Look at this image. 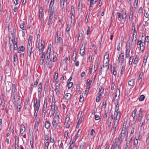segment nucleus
<instances>
[{
	"instance_id": "obj_43",
	"label": "nucleus",
	"mask_w": 149,
	"mask_h": 149,
	"mask_svg": "<svg viewBox=\"0 0 149 149\" xmlns=\"http://www.w3.org/2000/svg\"><path fill=\"white\" fill-rule=\"evenodd\" d=\"M48 83L47 84H46L44 87V90L45 91V93H46L47 91L48 90Z\"/></svg>"
},
{
	"instance_id": "obj_45",
	"label": "nucleus",
	"mask_w": 149,
	"mask_h": 149,
	"mask_svg": "<svg viewBox=\"0 0 149 149\" xmlns=\"http://www.w3.org/2000/svg\"><path fill=\"white\" fill-rule=\"evenodd\" d=\"M142 114H141V113H139V114L138 121L139 122H141V121L142 118Z\"/></svg>"
},
{
	"instance_id": "obj_3",
	"label": "nucleus",
	"mask_w": 149,
	"mask_h": 149,
	"mask_svg": "<svg viewBox=\"0 0 149 149\" xmlns=\"http://www.w3.org/2000/svg\"><path fill=\"white\" fill-rule=\"evenodd\" d=\"M33 107L36 108L35 109H39L40 107V100L39 99L38 101L37 98H34L33 100Z\"/></svg>"
},
{
	"instance_id": "obj_18",
	"label": "nucleus",
	"mask_w": 149,
	"mask_h": 149,
	"mask_svg": "<svg viewBox=\"0 0 149 149\" xmlns=\"http://www.w3.org/2000/svg\"><path fill=\"white\" fill-rule=\"evenodd\" d=\"M46 63H47V65H48L49 68H51L52 66V61L51 59H50L49 60V59L48 61H47Z\"/></svg>"
},
{
	"instance_id": "obj_1",
	"label": "nucleus",
	"mask_w": 149,
	"mask_h": 149,
	"mask_svg": "<svg viewBox=\"0 0 149 149\" xmlns=\"http://www.w3.org/2000/svg\"><path fill=\"white\" fill-rule=\"evenodd\" d=\"M17 38L16 40H15V39L14 44L13 46V49L14 52L15 53L14 54V59L13 61V64L14 66H16L18 63V58L17 56V53L16 52H15V51L17 50V52L19 53V48L18 47L17 43Z\"/></svg>"
},
{
	"instance_id": "obj_14",
	"label": "nucleus",
	"mask_w": 149,
	"mask_h": 149,
	"mask_svg": "<svg viewBox=\"0 0 149 149\" xmlns=\"http://www.w3.org/2000/svg\"><path fill=\"white\" fill-rule=\"evenodd\" d=\"M130 45H129V46H128L127 45L126 47V57L127 58H128L129 56V54L130 52Z\"/></svg>"
},
{
	"instance_id": "obj_52",
	"label": "nucleus",
	"mask_w": 149,
	"mask_h": 149,
	"mask_svg": "<svg viewBox=\"0 0 149 149\" xmlns=\"http://www.w3.org/2000/svg\"><path fill=\"white\" fill-rule=\"evenodd\" d=\"M132 138H131V139L127 141L126 143V145H127V146H129V145L130 144H131V143H132Z\"/></svg>"
},
{
	"instance_id": "obj_26",
	"label": "nucleus",
	"mask_w": 149,
	"mask_h": 149,
	"mask_svg": "<svg viewBox=\"0 0 149 149\" xmlns=\"http://www.w3.org/2000/svg\"><path fill=\"white\" fill-rule=\"evenodd\" d=\"M86 144V143L85 142H83L80 145V149H84Z\"/></svg>"
},
{
	"instance_id": "obj_15",
	"label": "nucleus",
	"mask_w": 149,
	"mask_h": 149,
	"mask_svg": "<svg viewBox=\"0 0 149 149\" xmlns=\"http://www.w3.org/2000/svg\"><path fill=\"white\" fill-rule=\"evenodd\" d=\"M26 128L25 126L23 125H22L20 127V132L21 134H23V133L25 131Z\"/></svg>"
},
{
	"instance_id": "obj_24",
	"label": "nucleus",
	"mask_w": 149,
	"mask_h": 149,
	"mask_svg": "<svg viewBox=\"0 0 149 149\" xmlns=\"http://www.w3.org/2000/svg\"><path fill=\"white\" fill-rule=\"evenodd\" d=\"M39 109H34L35 112L33 116V118L34 119H36L38 113L39 111Z\"/></svg>"
},
{
	"instance_id": "obj_55",
	"label": "nucleus",
	"mask_w": 149,
	"mask_h": 149,
	"mask_svg": "<svg viewBox=\"0 0 149 149\" xmlns=\"http://www.w3.org/2000/svg\"><path fill=\"white\" fill-rule=\"evenodd\" d=\"M143 9L141 7H140L139 9L138 13L139 14H142L143 13Z\"/></svg>"
},
{
	"instance_id": "obj_57",
	"label": "nucleus",
	"mask_w": 149,
	"mask_h": 149,
	"mask_svg": "<svg viewBox=\"0 0 149 149\" xmlns=\"http://www.w3.org/2000/svg\"><path fill=\"white\" fill-rule=\"evenodd\" d=\"M74 143H73V142H72L71 144L70 145L68 149H72V148H73L74 146Z\"/></svg>"
},
{
	"instance_id": "obj_59",
	"label": "nucleus",
	"mask_w": 149,
	"mask_h": 149,
	"mask_svg": "<svg viewBox=\"0 0 149 149\" xmlns=\"http://www.w3.org/2000/svg\"><path fill=\"white\" fill-rule=\"evenodd\" d=\"M142 46H140V48H141H141H142V49L143 50L144 49L145 47V42H142Z\"/></svg>"
},
{
	"instance_id": "obj_46",
	"label": "nucleus",
	"mask_w": 149,
	"mask_h": 149,
	"mask_svg": "<svg viewBox=\"0 0 149 149\" xmlns=\"http://www.w3.org/2000/svg\"><path fill=\"white\" fill-rule=\"evenodd\" d=\"M118 138L123 140L125 138V135H123L120 133L119 135Z\"/></svg>"
},
{
	"instance_id": "obj_56",
	"label": "nucleus",
	"mask_w": 149,
	"mask_h": 149,
	"mask_svg": "<svg viewBox=\"0 0 149 149\" xmlns=\"http://www.w3.org/2000/svg\"><path fill=\"white\" fill-rule=\"evenodd\" d=\"M135 128V126H133L132 127V128L131 131V134H133L134 132V130Z\"/></svg>"
},
{
	"instance_id": "obj_7",
	"label": "nucleus",
	"mask_w": 149,
	"mask_h": 149,
	"mask_svg": "<svg viewBox=\"0 0 149 149\" xmlns=\"http://www.w3.org/2000/svg\"><path fill=\"white\" fill-rule=\"evenodd\" d=\"M122 55L120 54L118 57V61L120 62L121 65H122L124 62V54L123 53H121Z\"/></svg>"
},
{
	"instance_id": "obj_61",
	"label": "nucleus",
	"mask_w": 149,
	"mask_h": 149,
	"mask_svg": "<svg viewBox=\"0 0 149 149\" xmlns=\"http://www.w3.org/2000/svg\"><path fill=\"white\" fill-rule=\"evenodd\" d=\"M119 104H117L116 105V107L115 109V113L116 112H118L119 111H118V109H119Z\"/></svg>"
},
{
	"instance_id": "obj_6",
	"label": "nucleus",
	"mask_w": 149,
	"mask_h": 149,
	"mask_svg": "<svg viewBox=\"0 0 149 149\" xmlns=\"http://www.w3.org/2000/svg\"><path fill=\"white\" fill-rule=\"evenodd\" d=\"M47 100L46 99H45L44 100V103L43 106V109H42V116H44L45 117V116L46 112V109H47Z\"/></svg>"
},
{
	"instance_id": "obj_21",
	"label": "nucleus",
	"mask_w": 149,
	"mask_h": 149,
	"mask_svg": "<svg viewBox=\"0 0 149 149\" xmlns=\"http://www.w3.org/2000/svg\"><path fill=\"white\" fill-rule=\"evenodd\" d=\"M52 123L53 127L55 129H56L57 127V123L56 120L54 118L53 119Z\"/></svg>"
},
{
	"instance_id": "obj_35",
	"label": "nucleus",
	"mask_w": 149,
	"mask_h": 149,
	"mask_svg": "<svg viewBox=\"0 0 149 149\" xmlns=\"http://www.w3.org/2000/svg\"><path fill=\"white\" fill-rule=\"evenodd\" d=\"M102 95H98V96L96 97V102H99L101 99Z\"/></svg>"
},
{
	"instance_id": "obj_4",
	"label": "nucleus",
	"mask_w": 149,
	"mask_h": 149,
	"mask_svg": "<svg viewBox=\"0 0 149 149\" xmlns=\"http://www.w3.org/2000/svg\"><path fill=\"white\" fill-rule=\"evenodd\" d=\"M13 95H14L13 97V104L14 105V106L15 108V109L16 110H17V111H19V109L18 108V104H19V103H18V100L17 99V101L16 100H15V93H13Z\"/></svg>"
},
{
	"instance_id": "obj_50",
	"label": "nucleus",
	"mask_w": 149,
	"mask_h": 149,
	"mask_svg": "<svg viewBox=\"0 0 149 149\" xmlns=\"http://www.w3.org/2000/svg\"><path fill=\"white\" fill-rule=\"evenodd\" d=\"M19 48L20 49L19 51H22V52H24L25 49L23 45H22L20 47H19Z\"/></svg>"
},
{
	"instance_id": "obj_12",
	"label": "nucleus",
	"mask_w": 149,
	"mask_h": 149,
	"mask_svg": "<svg viewBox=\"0 0 149 149\" xmlns=\"http://www.w3.org/2000/svg\"><path fill=\"white\" fill-rule=\"evenodd\" d=\"M19 137L17 136L15 137V149H19Z\"/></svg>"
},
{
	"instance_id": "obj_40",
	"label": "nucleus",
	"mask_w": 149,
	"mask_h": 149,
	"mask_svg": "<svg viewBox=\"0 0 149 149\" xmlns=\"http://www.w3.org/2000/svg\"><path fill=\"white\" fill-rule=\"evenodd\" d=\"M144 16L146 17L147 18H148L149 17V14L148 11L146 10H144Z\"/></svg>"
},
{
	"instance_id": "obj_37",
	"label": "nucleus",
	"mask_w": 149,
	"mask_h": 149,
	"mask_svg": "<svg viewBox=\"0 0 149 149\" xmlns=\"http://www.w3.org/2000/svg\"><path fill=\"white\" fill-rule=\"evenodd\" d=\"M67 85L69 89L71 88L73 85V83L72 82H68L67 83Z\"/></svg>"
},
{
	"instance_id": "obj_20",
	"label": "nucleus",
	"mask_w": 149,
	"mask_h": 149,
	"mask_svg": "<svg viewBox=\"0 0 149 149\" xmlns=\"http://www.w3.org/2000/svg\"><path fill=\"white\" fill-rule=\"evenodd\" d=\"M95 133V130L94 129H92L90 133L91 137V138H94Z\"/></svg>"
},
{
	"instance_id": "obj_8",
	"label": "nucleus",
	"mask_w": 149,
	"mask_h": 149,
	"mask_svg": "<svg viewBox=\"0 0 149 149\" xmlns=\"http://www.w3.org/2000/svg\"><path fill=\"white\" fill-rule=\"evenodd\" d=\"M82 131L80 130H79L77 134L73 138V139L72 141L73 143H74L76 141L79 135L81 133Z\"/></svg>"
},
{
	"instance_id": "obj_23",
	"label": "nucleus",
	"mask_w": 149,
	"mask_h": 149,
	"mask_svg": "<svg viewBox=\"0 0 149 149\" xmlns=\"http://www.w3.org/2000/svg\"><path fill=\"white\" fill-rule=\"evenodd\" d=\"M104 91V89L103 87L100 86L99 88V91L98 93V95H102V94L103 93Z\"/></svg>"
},
{
	"instance_id": "obj_58",
	"label": "nucleus",
	"mask_w": 149,
	"mask_h": 149,
	"mask_svg": "<svg viewBox=\"0 0 149 149\" xmlns=\"http://www.w3.org/2000/svg\"><path fill=\"white\" fill-rule=\"evenodd\" d=\"M113 68V73L114 76H116L117 74L116 69L114 68Z\"/></svg>"
},
{
	"instance_id": "obj_22",
	"label": "nucleus",
	"mask_w": 149,
	"mask_h": 149,
	"mask_svg": "<svg viewBox=\"0 0 149 149\" xmlns=\"http://www.w3.org/2000/svg\"><path fill=\"white\" fill-rule=\"evenodd\" d=\"M45 128L47 129H48L50 127L51 124L49 122L46 121L45 123Z\"/></svg>"
},
{
	"instance_id": "obj_29",
	"label": "nucleus",
	"mask_w": 149,
	"mask_h": 149,
	"mask_svg": "<svg viewBox=\"0 0 149 149\" xmlns=\"http://www.w3.org/2000/svg\"><path fill=\"white\" fill-rule=\"evenodd\" d=\"M49 10L50 11V13L49 14V15H51L53 16V15L54 13V8L53 7V8H49Z\"/></svg>"
},
{
	"instance_id": "obj_54",
	"label": "nucleus",
	"mask_w": 149,
	"mask_h": 149,
	"mask_svg": "<svg viewBox=\"0 0 149 149\" xmlns=\"http://www.w3.org/2000/svg\"><path fill=\"white\" fill-rule=\"evenodd\" d=\"M70 18H71V22L72 23L73 22V21L74 22V21L75 17H74V15H72Z\"/></svg>"
},
{
	"instance_id": "obj_30",
	"label": "nucleus",
	"mask_w": 149,
	"mask_h": 149,
	"mask_svg": "<svg viewBox=\"0 0 149 149\" xmlns=\"http://www.w3.org/2000/svg\"><path fill=\"white\" fill-rule=\"evenodd\" d=\"M71 15H74L75 14V10L74 8V6H71Z\"/></svg>"
},
{
	"instance_id": "obj_48",
	"label": "nucleus",
	"mask_w": 149,
	"mask_h": 149,
	"mask_svg": "<svg viewBox=\"0 0 149 149\" xmlns=\"http://www.w3.org/2000/svg\"><path fill=\"white\" fill-rule=\"evenodd\" d=\"M145 96L143 95H142L140 97L139 100L140 101H143L144 99Z\"/></svg>"
},
{
	"instance_id": "obj_9",
	"label": "nucleus",
	"mask_w": 149,
	"mask_h": 149,
	"mask_svg": "<svg viewBox=\"0 0 149 149\" xmlns=\"http://www.w3.org/2000/svg\"><path fill=\"white\" fill-rule=\"evenodd\" d=\"M139 137L137 138L136 136L135 138V140L133 144V148L137 149L138 148V139Z\"/></svg>"
},
{
	"instance_id": "obj_41",
	"label": "nucleus",
	"mask_w": 149,
	"mask_h": 149,
	"mask_svg": "<svg viewBox=\"0 0 149 149\" xmlns=\"http://www.w3.org/2000/svg\"><path fill=\"white\" fill-rule=\"evenodd\" d=\"M117 15H118V20L119 21H121L122 19L121 17H122V14H121V13H119V12H117Z\"/></svg>"
},
{
	"instance_id": "obj_51",
	"label": "nucleus",
	"mask_w": 149,
	"mask_h": 149,
	"mask_svg": "<svg viewBox=\"0 0 149 149\" xmlns=\"http://www.w3.org/2000/svg\"><path fill=\"white\" fill-rule=\"evenodd\" d=\"M14 43L13 42V39H11V42L10 41L9 42V46L10 47V48H12V45L13 44H14Z\"/></svg>"
},
{
	"instance_id": "obj_44",
	"label": "nucleus",
	"mask_w": 149,
	"mask_h": 149,
	"mask_svg": "<svg viewBox=\"0 0 149 149\" xmlns=\"http://www.w3.org/2000/svg\"><path fill=\"white\" fill-rule=\"evenodd\" d=\"M42 8H40L39 10V16L40 18H41L42 16Z\"/></svg>"
},
{
	"instance_id": "obj_13",
	"label": "nucleus",
	"mask_w": 149,
	"mask_h": 149,
	"mask_svg": "<svg viewBox=\"0 0 149 149\" xmlns=\"http://www.w3.org/2000/svg\"><path fill=\"white\" fill-rule=\"evenodd\" d=\"M32 51V47L27 46V55L29 57L31 56Z\"/></svg>"
},
{
	"instance_id": "obj_62",
	"label": "nucleus",
	"mask_w": 149,
	"mask_h": 149,
	"mask_svg": "<svg viewBox=\"0 0 149 149\" xmlns=\"http://www.w3.org/2000/svg\"><path fill=\"white\" fill-rule=\"evenodd\" d=\"M38 125H39V122L37 121V122H36V124H35V129H36H36L37 130H38Z\"/></svg>"
},
{
	"instance_id": "obj_28",
	"label": "nucleus",
	"mask_w": 149,
	"mask_h": 149,
	"mask_svg": "<svg viewBox=\"0 0 149 149\" xmlns=\"http://www.w3.org/2000/svg\"><path fill=\"white\" fill-rule=\"evenodd\" d=\"M137 40V37H134V36H133L132 42V45H134L136 43V40Z\"/></svg>"
},
{
	"instance_id": "obj_5",
	"label": "nucleus",
	"mask_w": 149,
	"mask_h": 149,
	"mask_svg": "<svg viewBox=\"0 0 149 149\" xmlns=\"http://www.w3.org/2000/svg\"><path fill=\"white\" fill-rule=\"evenodd\" d=\"M51 110L53 111V114L54 111L58 110V108L57 106H56L55 102V100L54 101L52 100V107L51 108Z\"/></svg>"
},
{
	"instance_id": "obj_39",
	"label": "nucleus",
	"mask_w": 149,
	"mask_h": 149,
	"mask_svg": "<svg viewBox=\"0 0 149 149\" xmlns=\"http://www.w3.org/2000/svg\"><path fill=\"white\" fill-rule=\"evenodd\" d=\"M125 71V67L124 65H123L122 67L121 70V76H122L123 74V73Z\"/></svg>"
},
{
	"instance_id": "obj_38",
	"label": "nucleus",
	"mask_w": 149,
	"mask_h": 149,
	"mask_svg": "<svg viewBox=\"0 0 149 149\" xmlns=\"http://www.w3.org/2000/svg\"><path fill=\"white\" fill-rule=\"evenodd\" d=\"M134 57L133 56H131L130 58L129 61V65H130L132 63L133 61Z\"/></svg>"
},
{
	"instance_id": "obj_47",
	"label": "nucleus",
	"mask_w": 149,
	"mask_h": 149,
	"mask_svg": "<svg viewBox=\"0 0 149 149\" xmlns=\"http://www.w3.org/2000/svg\"><path fill=\"white\" fill-rule=\"evenodd\" d=\"M57 38L61 44H63V39L61 37H59Z\"/></svg>"
},
{
	"instance_id": "obj_11",
	"label": "nucleus",
	"mask_w": 149,
	"mask_h": 149,
	"mask_svg": "<svg viewBox=\"0 0 149 149\" xmlns=\"http://www.w3.org/2000/svg\"><path fill=\"white\" fill-rule=\"evenodd\" d=\"M106 58L107 59V60L105 62L107 64L109 62V54L108 52H105V55L104 57V61L103 62H104L105 61V58Z\"/></svg>"
},
{
	"instance_id": "obj_10",
	"label": "nucleus",
	"mask_w": 149,
	"mask_h": 149,
	"mask_svg": "<svg viewBox=\"0 0 149 149\" xmlns=\"http://www.w3.org/2000/svg\"><path fill=\"white\" fill-rule=\"evenodd\" d=\"M85 48V46H83V44H82L80 50V54L81 56H83L84 55Z\"/></svg>"
},
{
	"instance_id": "obj_63",
	"label": "nucleus",
	"mask_w": 149,
	"mask_h": 149,
	"mask_svg": "<svg viewBox=\"0 0 149 149\" xmlns=\"http://www.w3.org/2000/svg\"><path fill=\"white\" fill-rule=\"evenodd\" d=\"M64 2H60V7L61 9H63L64 7Z\"/></svg>"
},
{
	"instance_id": "obj_49",
	"label": "nucleus",
	"mask_w": 149,
	"mask_h": 149,
	"mask_svg": "<svg viewBox=\"0 0 149 149\" xmlns=\"http://www.w3.org/2000/svg\"><path fill=\"white\" fill-rule=\"evenodd\" d=\"M30 145L31 146V148H33V138L30 141Z\"/></svg>"
},
{
	"instance_id": "obj_32",
	"label": "nucleus",
	"mask_w": 149,
	"mask_h": 149,
	"mask_svg": "<svg viewBox=\"0 0 149 149\" xmlns=\"http://www.w3.org/2000/svg\"><path fill=\"white\" fill-rule=\"evenodd\" d=\"M52 16L51 15H49V18L48 20V21L47 22V25H50L51 23V21L52 20Z\"/></svg>"
},
{
	"instance_id": "obj_34",
	"label": "nucleus",
	"mask_w": 149,
	"mask_h": 149,
	"mask_svg": "<svg viewBox=\"0 0 149 149\" xmlns=\"http://www.w3.org/2000/svg\"><path fill=\"white\" fill-rule=\"evenodd\" d=\"M139 56H136V57L133 63L134 64H136L139 60Z\"/></svg>"
},
{
	"instance_id": "obj_60",
	"label": "nucleus",
	"mask_w": 149,
	"mask_h": 149,
	"mask_svg": "<svg viewBox=\"0 0 149 149\" xmlns=\"http://www.w3.org/2000/svg\"><path fill=\"white\" fill-rule=\"evenodd\" d=\"M68 134V131H66L65 132V135L64 138L66 139L67 138Z\"/></svg>"
},
{
	"instance_id": "obj_33",
	"label": "nucleus",
	"mask_w": 149,
	"mask_h": 149,
	"mask_svg": "<svg viewBox=\"0 0 149 149\" xmlns=\"http://www.w3.org/2000/svg\"><path fill=\"white\" fill-rule=\"evenodd\" d=\"M25 23L24 22H23L22 24H21L20 25V27L23 30H25L26 29V28L24 26Z\"/></svg>"
},
{
	"instance_id": "obj_27",
	"label": "nucleus",
	"mask_w": 149,
	"mask_h": 149,
	"mask_svg": "<svg viewBox=\"0 0 149 149\" xmlns=\"http://www.w3.org/2000/svg\"><path fill=\"white\" fill-rule=\"evenodd\" d=\"M82 39V34L81 31H79L78 34V40H79L81 41Z\"/></svg>"
},
{
	"instance_id": "obj_17",
	"label": "nucleus",
	"mask_w": 149,
	"mask_h": 149,
	"mask_svg": "<svg viewBox=\"0 0 149 149\" xmlns=\"http://www.w3.org/2000/svg\"><path fill=\"white\" fill-rule=\"evenodd\" d=\"M71 94L70 93H67L65 96V99L66 100H68L71 98Z\"/></svg>"
},
{
	"instance_id": "obj_2",
	"label": "nucleus",
	"mask_w": 149,
	"mask_h": 149,
	"mask_svg": "<svg viewBox=\"0 0 149 149\" xmlns=\"http://www.w3.org/2000/svg\"><path fill=\"white\" fill-rule=\"evenodd\" d=\"M38 45L39 46V51L40 52H42L45 48V43L44 41L41 40H39Z\"/></svg>"
},
{
	"instance_id": "obj_53",
	"label": "nucleus",
	"mask_w": 149,
	"mask_h": 149,
	"mask_svg": "<svg viewBox=\"0 0 149 149\" xmlns=\"http://www.w3.org/2000/svg\"><path fill=\"white\" fill-rule=\"evenodd\" d=\"M5 104L4 98H1V103L0 104V105L3 106Z\"/></svg>"
},
{
	"instance_id": "obj_19",
	"label": "nucleus",
	"mask_w": 149,
	"mask_h": 149,
	"mask_svg": "<svg viewBox=\"0 0 149 149\" xmlns=\"http://www.w3.org/2000/svg\"><path fill=\"white\" fill-rule=\"evenodd\" d=\"M117 114L116 116V119L120 120V118L121 117V114L120 111L116 112Z\"/></svg>"
},
{
	"instance_id": "obj_42",
	"label": "nucleus",
	"mask_w": 149,
	"mask_h": 149,
	"mask_svg": "<svg viewBox=\"0 0 149 149\" xmlns=\"http://www.w3.org/2000/svg\"><path fill=\"white\" fill-rule=\"evenodd\" d=\"M121 143L120 142H117L116 148L121 149Z\"/></svg>"
},
{
	"instance_id": "obj_25",
	"label": "nucleus",
	"mask_w": 149,
	"mask_h": 149,
	"mask_svg": "<svg viewBox=\"0 0 149 149\" xmlns=\"http://www.w3.org/2000/svg\"><path fill=\"white\" fill-rule=\"evenodd\" d=\"M134 83V80L131 79L128 82V84L131 86H133Z\"/></svg>"
},
{
	"instance_id": "obj_64",
	"label": "nucleus",
	"mask_w": 149,
	"mask_h": 149,
	"mask_svg": "<svg viewBox=\"0 0 149 149\" xmlns=\"http://www.w3.org/2000/svg\"><path fill=\"white\" fill-rule=\"evenodd\" d=\"M39 81V79H37L36 80L35 82L34 86H35V87H36L38 82Z\"/></svg>"
},
{
	"instance_id": "obj_16",
	"label": "nucleus",
	"mask_w": 149,
	"mask_h": 149,
	"mask_svg": "<svg viewBox=\"0 0 149 149\" xmlns=\"http://www.w3.org/2000/svg\"><path fill=\"white\" fill-rule=\"evenodd\" d=\"M97 0H90V6L89 8L90 12L91 10V8L93 7L92 5L94 4L95 3Z\"/></svg>"
},
{
	"instance_id": "obj_36",
	"label": "nucleus",
	"mask_w": 149,
	"mask_h": 149,
	"mask_svg": "<svg viewBox=\"0 0 149 149\" xmlns=\"http://www.w3.org/2000/svg\"><path fill=\"white\" fill-rule=\"evenodd\" d=\"M91 11L88 14V13L87 14L86 16L85 20V24H87V23L88 22V18H89V16L90 14V13Z\"/></svg>"
},
{
	"instance_id": "obj_31",
	"label": "nucleus",
	"mask_w": 149,
	"mask_h": 149,
	"mask_svg": "<svg viewBox=\"0 0 149 149\" xmlns=\"http://www.w3.org/2000/svg\"><path fill=\"white\" fill-rule=\"evenodd\" d=\"M148 55L147 54H146L144 56V59L143 61V63H146V62H147V60L148 58Z\"/></svg>"
}]
</instances>
